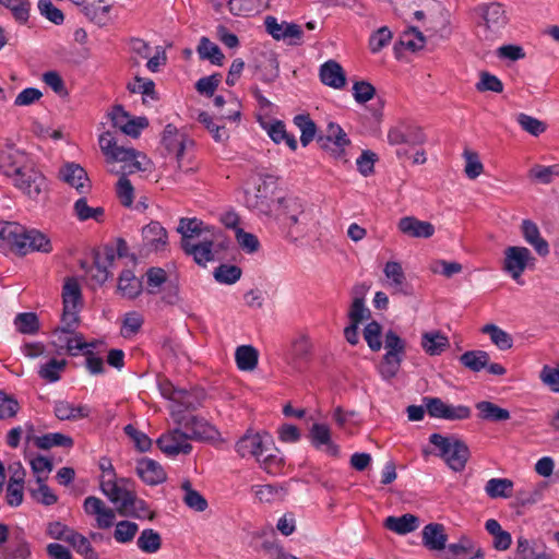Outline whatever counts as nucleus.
<instances>
[{
    "label": "nucleus",
    "mask_w": 559,
    "mask_h": 559,
    "mask_svg": "<svg viewBox=\"0 0 559 559\" xmlns=\"http://www.w3.org/2000/svg\"><path fill=\"white\" fill-rule=\"evenodd\" d=\"M383 273L393 294H403L406 296L412 294V288L406 281L405 273L400 262H386L383 269Z\"/></svg>",
    "instance_id": "18"
},
{
    "label": "nucleus",
    "mask_w": 559,
    "mask_h": 559,
    "mask_svg": "<svg viewBox=\"0 0 559 559\" xmlns=\"http://www.w3.org/2000/svg\"><path fill=\"white\" fill-rule=\"evenodd\" d=\"M162 142L166 150L170 153H175L177 159L183 155L187 143L192 144L183 133H179L178 129L173 124H167L163 132Z\"/></svg>",
    "instance_id": "25"
},
{
    "label": "nucleus",
    "mask_w": 559,
    "mask_h": 559,
    "mask_svg": "<svg viewBox=\"0 0 559 559\" xmlns=\"http://www.w3.org/2000/svg\"><path fill=\"white\" fill-rule=\"evenodd\" d=\"M175 421L187 432L190 440H214L219 436L216 428L204 418L191 414L177 417Z\"/></svg>",
    "instance_id": "8"
},
{
    "label": "nucleus",
    "mask_w": 559,
    "mask_h": 559,
    "mask_svg": "<svg viewBox=\"0 0 559 559\" xmlns=\"http://www.w3.org/2000/svg\"><path fill=\"white\" fill-rule=\"evenodd\" d=\"M420 345L430 356H437L443 353L449 346V338L440 331L425 332L421 335Z\"/></svg>",
    "instance_id": "31"
},
{
    "label": "nucleus",
    "mask_w": 559,
    "mask_h": 559,
    "mask_svg": "<svg viewBox=\"0 0 559 559\" xmlns=\"http://www.w3.org/2000/svg\"><path fill=\"white\" fill-rule=\"evenodd\" d=\"M273 200L269 195V187L265 182L259 185L253 193H247V206L258 214L270 216L273 213Z\"/></svg>",
    "instance_id": "20"
},
{
    "label": "nucleus",
    "mask_w": 559,
    "mask_h": 559,
    "mask_svg": "<svg viewBox=\"0 0 559 559\" xmlns=\"http://www.w3.org/2000/svg\"><path fill=\"white\" fill-rule=\"evenodd\" d=\"M128 484V479L120 478L118 486L115 488L112 493H109L107 497L117 506L118 513H126L128 504L132 501L133 491L127 487Z\"/></svg>",
    "instance_id": "38"
},
{
    "label": "nucleus",
    "mask_w": 559,
    "mask_h": 559,
    "mask_svg": "<svg viewBox=\"0 0 559 559\" xmlns=\"http://www.w3.org/2000/svg\"><path fill=\"white\" fill-rule=\"evenodd\" d=\"M35 444L37 448L43 450H48L52 447L72 448L73 439L70 436L53 432L37 437L35 439Z\"/></svg>",
    "instance_id": "45"
},
{
    "label": "nucleus",
    "mask_w": 559,
    "mask_h": 559,
    "mask_svg": "<svg viewBox=\"0 0 559 559\" xmlns=\"http://www.w3.org/2000/svg\"><path fill=\"white\" fill-rule=\"evenodd\" d=\"M253 491L255 493V497L261 502H272L276 499H283L286 490L283 487H277L275 485H258L254 486Z\"/></svg>",
    "instance_id": "53"
},
{
    "label": "nucleus",
    "mask_w": 559,
    "mask_h": 559,
    "mask_svg": "<svg viewBox=\"0 0 559 559\" xmlns=\"http://www.w3.org/2000/svg\"><path fill=\"white\" fill-rule=\"evenodd\" d=\"M12 185L29 199H37L47 188L46 179L32 164L20 175L14 176Z\"/></svg>",
    "instance_id": "7"
},
{
    "label": "nucleus",
    "mask_w": 559,
    "mask_h": 559,
    "mask_svg": "<svg viewBox=\"0 0 559 559\" xmlns=\"http://www.w3.org/2000/svg\"><path fill=\"white\" fill-rule=\"evenodd\" d=\"M138 531L139 526L136 523L123 520L116 524L114 538L120 544H127L133 540Z\"/></svg>",
    "instance_id": "51"
},
{
    "label": "nucleus",
    "mask_w": 559,
    "mask_h": 559,
    "mask_svg": "<svg viewBox=\"0 0 559 559\" xmlns=\"http://www.w3.org/2000/svg\"><path fill=\"white\" fill-rule=\"evenodd\" d=\"M391 39L392 32L386 26H382L371 34L369 38V48L373 53L379 52L382 48L389 45Z\"/></svg>",
    "instance_id": "63"
},
{
    "label": "nucleus",
    "mask_w": 559,
    "mask_h": 559,
    "mask_svg": "<svg viewBox=\"0 0 559 559\" xmlns=\"http://www.w3.org/2000/svg\"><path fill=\"white\" fill-rule=\"evenodd\" d=\"M516 121L523 130L534 136H538L546 130V124L543 121L526 114L518 115Z\"/></svg>",
    "instance_id": "60"
},
{
    "label": "nucleus",
    "mask_w": 559,
    "mask_h": 559,
    "mask_svg": "<svg viewBox=\"0 0 559 559\" xmlns=\"http://www.w3.org/2000/svg\"><path fill=\"white\" fill-rule=\"evenodd\" d=\"M117 290L123 298L135 299L142 293L143 285L132 271L124 270L119 275Z\"/></svg>",
    "instance_id": "29"
},
{
    "label": "nucleus",
    "mask_w": 559,
    "mask_h": 559,
    "mask_svg": "<svg viewBox=\"0 0 559 559\" xmlns=\"http://www.w3.org/2000/svg\"><path fill=\"white\" fill-rule=\"evenodd\" d=\"M61 178L75 188L79 192H84L85 183L88 181L87 174L80 165L70 163L60 169Z\"/></svg>",
    "instance_id": "34"
},
{
    "label": "nucleus",
    "mask_w": 559,
    "mask_h": 559,
    "mask_svg": "<svg viewBox=\"0 0 559 559\" xmlns=\"http://www.w3.org/2000/svg\"><path fill=\"white\" fill-rule=\"evenodd\" d=\"M307 207V205L295 197L278 198L273 203V213L277 223L283 225L289 218L296 214H300V211Z\"/></svg>",
    "instance_id": "19"
},
{
    "label": "nucleus",
    "mask_w": 559,
    "mask_h": 559,
    "mask_svg": "<svg viewBox=\"0 0 559 559\" xmlns=\"http://www.w3.org/2000/svg\"><path fill=\"white\" fill-rule=\"evenodd\" d=\"M399 229L414 238H430L435 234V226L431 223L414 216L402 217L399 222Z\"/></svg>",
    "instance_id": "23"
},
{
    "label": "nucleus",
    "mask_w": 559,
    "mask_h": 559,
    "mask_svg": "<svg viewBox=\"0 0 559 559\" xmlns=\"http://www.w3.org/2000/svg\"><path fill=\"white\" fill-rule=\"evenodd\" d=\"M475 11L481 19L479 25L484 28L486 38H492L500 33L509 22L507 10L504 5L499 2L479 4Z\"/></svg>",
    "instance_id": "3"
},
{
    "label": "nucleus",
    "mask_w": 559,
    "mask_h": 559,
    "mask_svg": "<svg viewBox=\"0 0 559 559\" xmlns=\"http://www.w3.org/2000/svg\"><path fill=\"white\" fill-rule=\"evenodd\" d=\"M68 544H70L75 549V551L83 556L85 559H98V555L92 547L90 540L82 534L74 532Z\"/></svg>",
    "instance_id": "52"
},
{
    "label": "nucleus",
    "mask_w": 559,
    "mask_h": 559,
    "mask_svg": "<svg viewBox=\"0 0 559 559\" xmlns=\"http://www.w3.org/2000/svg\"><path fill=\"white\" fill-rule=\"evenodd\" d=\"M241 276L240 267L236 265L222 264L214 271V277L217 282L223 284H234Z\"/></svg>",
    "instance_id": "58"
},
{
    "label": "nucleus",
    "mask_w": 559,
    "mask_h": 559,
    "mask_svg": "<svg viewBox=\"0 0 559 559\" xmlns=\"http://www.w3.org/2000/svg\"><path fill=\"white\" fill-rule=\"evenodd\" d=\"M14 324L16 330L23 334H34L38 331V319L33 312L19 313L15 317Z\"/></svg>",
    "instance_id": "54"
},
{
    "label": "nucleus",
    "mask_w": 559,
    "mask_h": 559,
    "mask_svg": "<svg viewBox=\"0 0 559 559\" xmlns=\"http://www.w3.org/2000/svg\"><path fill=\"white\" fill-rule=\"evenodd\" d=\"M269 4V0H229L228 8L237 16H250L260 13Z\"/></svg>",
    "instance_id": "33"
},
{
    "label": "nucleus",
    "mask_w": 559,
    "mask_h": 559,
    "mask_svg": "<svg viewBox=\"0 0 559 559\" xmlns=\"http://www.w3.org/2000/svg\"><path fill=\"white\" fill-rule=\"evenodd\" d=\"M11 248L21 255H25L33 251L49 253L52 250L50 240L36 229H26L22 226L19 236L13 239Z\"/></svg>",
    "instance_id": "5"
},
{
    "label": "nucleus",
    "mask_w": 559,
    "mask_h": 559,
    "mask_svg": "<svg viewBox=\"0 0 559 559\" xmlns=\"http://www.w3.org/2000/svg\"><path fill=\"white\" fill-rule=\"evenodd\" d=\"M136 546L144 554H156L162 547V537L153 528H145L138 537Z\"/></svg>",
    "instance_id": "41"
},
{
    "label": "nucleus",
    "mask_w": 559,
    "mask_h": 559,
    "mask_svg": "<svg viewBox=\"0 0 559 559\" xmlns=\"http://www.w3.org/2000/svg\"><path fill=\"white\" fill-rule=\"evenodd\" d=\"M32 164L28 155L14 146H7L0 151V171L10 179Z\"/></svg>",
    "instance_id": "9"
},
{
    "label": "nucleus",
    "mask_w": 559,
    "mask_h": 559,
    "mask_svg": "<svg viewBox=\"0 0 559 559\" xmlns=\"http://www.w3.org/2000/svg\"><path fill=\"white\" fill-rule=\"evenodd\" d=\"M136 474L150 486L158 485L166 479V473L162 465L148 457H143L138 461Z\"/></svg>",
    "instance_id": "22"
},
{
    "label": "nucleus",
    "mask_w": 559,
    "mask_h": 559,
    "mask_svg": "<svg viewBox=\"0 0 559 559\" xmlns=\"http://www.w3.org/2000/svg\"><path fill=\"white\" fill-rule=\"evenodd\" d=\"M320 80L323 84L336 90L344 87L346 84L344 70L334 60H329L320 67Z\"/></svg>",
    "instance_id": "26"
},
{
    "label": "nucleus",
    "mask_w": 559,
    "mask_h": 559,
    "mask_svg": "<svg viewBox=\"0 0 559 559\" xmlns=\"http://www.w3.org/2000/svg\"><path fill=\"white\" fill-rule=\"evenodd\" d=\"M294 123L301 131L300 142L307 146L316 136L317 128L314 122L306 115H298L294 118Z\"/></svg>",
    "instance_id": "50"
},
{
    "label": "nucleus",
    "mask_w": 559,
    "mask_h": 559,
    "mask_svg": "<svg viewBox=\"0 0 559 559\" xmlns=\"http://www.w3.org/2000/svg\"><path fill=\"white\" fill-rule=\"evenodd\" d=\"M381 333L382 326L377 321L368 323L364 329V338L373 352H378L382 347Z\"/></svg>",
    "instance_id": "56"
},
{
    "label": "nucleus",
    "mask_w": 559,
    "mask_h": 559,
    "mask_svg": "<svg viewBox=\"0 0 559 559\" xmlns=\"http://www.w3.org/2000/svg\"><path fill=\"white\" fill-rule=\"evenodd\" d=\"M280 227L289 241L296 242L316 229L317 221L314 219L313 212L305 207L300 211V214H296Z\"/></svg>",
    "instance_id": "6"
},
{
    "label": "nucleus",
    "mask_w": 559,
    "mask_h": 559,
    "mask_svg": "<svg viewBox=\"0 0 559 559\" xmlns=\"http://www.w3.org/2000/svg\"><path fill=\"white\" fill-rule=\"evenodd\" d=\"M214 246L213 235H210L202 237L193 243L187 242L182 250L186 254L191 255L195 263L205 265L215 259Z\"/></svg>",
    "instance_id": "15"
},
{
    "label": "nucleus",
    "mask_w": 559,
    "mask_h": 559,
    "mask_svg": "<svg viewBox=\"0 0 559 559\" xmlns=\"http://www.w3.org/2000/svg\"><path fill=\"white\" fill-rule=\"evenodd\" d=\"M98 143L107 163H123L122 176L117 182V194L122 205L130 206L133 202V187L126 175L144 170L139 160V157L144 156L132 147L118 145L108 131L99 135Z\"/></svg>",
    "instance_id": "1"
},
{
    "label": "nucleus",
    "mask_w": 559,
    "mask_h": 559,
    "mask_svg": "<svg viewBox=\"0 0 559 559\" xmlns=\"http://www.w3.org/2000/svg\"><path fill=\"white\" fill-rule=\"evenodd\" d=\"M557 176H559V165H535L530 170V177L544 185L550 183Z\"/></svg>",
    "instance_id": "57"
},
{
    "label": "nucleus",
    "mask_w": 559,
    "mask_h": 559,
    "mask_svg": "<svg viewBox=\"0 0 559 559\" xmlns=\"http://www.w3.org/2000/svg\"><path fill=\"white\" fill-rule=\"evenodd\" d=\"M384 348L386 350L384 355H391L394 358H402L406 350V342L394 331L389 330L385 333Z\"/></svg>",
    "instance_id": "49"
},
{
    "label": "nucleus",
    "mask_w": 559,
    "mask_h": 559,
    "mask_svg": "<svg viewBox=\"0 0 559 559\" xmlns=\"http://www.w3.org/2000/svg\"><path fill=\"white\" fill-rule=\"evenodd\" d=\"M181 488L185 491L183 501L189 508L198 512H202L207 508L204 497L192 488L189 480H185L181 484Z\"/></svg>",
    "instance_id": "47"
},
{
    "label": "nucleus",
    "mask_w": 559,
    "mask_h": 559,
    "mask_svg": "<svg viewBox=\"0 0 559 559\" xmlns=\"http://www.w3.org/2000/svg\"><path fill=\"white\" fill-rule=\"evenodd\" d=\"M236 451L242 457L252 456L261 462V456L267 451V448L261 435L247 433L236 443Z\"/></svg>",
    "instance_id": "17"
},
{
    "label": "nucleus",
    "mask_w": 559,
    "mask_h": 559,
    "mask_svg": "<svg viewBox=\"0 0 559 559\" xmlns=\"http://www.w3.org/2000/svg\"><path fill=\"white\" fill-rule=\"evenodd\" d=\"M479 417L489 421H506L510 418V412L491 402L481 401L476 404Z\"/></svg>",
    "instance_id": "39"
},
{
    "label": "nucleus",
    "mask_w": 559,
    "mask_h": 559,
    "mask_svg": "<svg viewBox=\"0 0 559 559\" xmlns=\"http://www.w3.org/2000/svg\"><path fill=\"white\" fill-rule=\"evenodd\" d=\"M481 332L489 335L491 342L501 350L510 349L513 346L512 336L495 324H486Z\"/></svg>",
    "instance_id": "46"
},
{
    "label": "nucleus",
    "mask_w": 559,
    "mask_h": 559,
    "mask_svg": "<svg viewBox=\"0 0 559 559\" xmlns=\"http://www.w3.org/2000/svg\"><path fill=\"white\" fill-rule=\"evenodd\" d=\"M259 353L251 345H241L237 347L235 359L237 367L242 371H252L258 365Z\"/></svg>",
    "instance_id": "37"
},
{
    "label": "nucleus",
    "mask_w": 559,
    "mask_h": 559,
    "mask_svg": "<svg viewBox=\"0 0 559 559\" xmlns=\"http://www.w3.org/2000/svg\"><path fill=\"white\" fill-rule=\"evenodd\" d=\"M521 231L525 241L534 248L538 255L546 257L549 254V245L542 237L539 228L534 222L524 219Z\"/></svg>",
    "instance_id": "24"
},
{
    "label": "nucleus",
    "mask_w": 559,
    "mask_h": 559,
    "mask_svg": "<svg viewBox=\"0 0 559 559\" xmlns=\"http://www.w3.org/2000/svg\"><path fill=\"white\" fill-rule=\"evenodd\" d=\"M188 440H190V438L187 436V432L179 427L160 436L157 439V444L159 449L168 455H177L179 453L188 454L192 450Z\"/></svg>",
    "instance_id": "10"
},
{
    "label": "nucleus",
    "mask_w": 559,
    "mask_h": 559,
    "mask_svg": "<svg viewBox=\"0 0 559 559\" xmlns=\"http://www.w3.org/2000/svg\"><path fill=\"white\" fill-rule=\"evenodd\" d=\"M83 509L86 514L95 516L98 528L106 530L114 525L116 513L102 499L95 496L85 498Z\"/></svg>",
    "instance_id": "11"
},
{
    "label": "nucleus",
    "mask_w": 559,
    "mask_h": 559,
    "mask_svg": "<svg viewBox=\"0 0 559 559\" xmlns=\"http://www.w3.org/2000/svg\"><path fill=\"white\" fill-rule=\"evenodd\" d=\"M20 411L19 402L11 395L0 390V419H11Z\"/></svg>",
    "instance_id": "59"
},
{
    "label": "nucleus",
    "mask_w": 559,
    "mask_h": 559,
    "mask_svg": "<svg viewBox=\"0 0 559 559\" xmlns=\"http://www.w3.org/2000/svg\"><path fill=\"white\" fill-rule=\"evenodd\" d=\"M429 441L439 449V455L452 471L461 472L465 468L469 457V450L465 442L455 437H444L439 433H432Z\"/></svg>",
    "instance_id": "2"
},
{
    "label": "nucleus",
    "mask_w": 559,
    "mask_h": 559,
    "mask_svg": "<svg viewBox=\"0 0 559 559\" xmlns=\"http://www.w3.org/2000/svg\"><path fill=\"white\" fill-rule=\"evenodd\" d=\"M74 532L75 531L73 528L59 521L49 522L46 527V534L50 538L63 540L66 543L70 542Z\"/></svg>",
    "instance_id": "62"
},
{
    "label": "nucleus",
    "mask_w": 559,
    "mask_h": 559,
    "mask_svg": "<svg viewBox=\"0 0 559 559\" xmlns=\"http://www.w3.org/2000/svg\"><path fill=\"white\" fill-rule=\"evenodd\" d=\"M119 514L122 516H134L136 519L152 520L154 518V513L148 510L146 502L138 499L134 492L132 495V501L127 507V512Z\"/></svg>",
    "instance_id": "55"
},
{
    "label": "nucleus",
    "mask_w": 559,
    "mask_h": 559,
    "mask_svg": "<svg viewBox=\"0 0 559 559\" xmlns=\"http://www.w3.org/2000/svg\"><path fill=\"white\" fill-rule=\"evenodd\" d=\"M418 526V518L411 513H406L402 516H388L384 520V527L399 535H405L414 532Z\"/></svg>",
    "instance_id": "32"
},
{
    "label": "nucleus",
    "mask_w": 559,
    "mask_h": 559,
    "mask_svg": "<svg viewBox=\"0 0 559 559\" xmlns=\"http://www.w3.org/2000/svg\"><path fill=\"white\" fill-rule=\"evenodd\" d=\"M62 302L63 308L67 309H81L82 307V292L81 286L76 278L68 277L62 287Z\"/></svg>",
    "instance_id": "35"
},
{
    "label": "nucleus",
    "mask_w": 559,
    "mask_h": 559,
    "mask_svg": "<svg viewBox=\"0 0 559 559\" xmlns=\"http://www.w3.org/2000/svg\"><path fill=\"white\" fill-rule=\"evenodd\" d=\"M198 120L206 128L216 142L223 143L228 140L229 133L227 129L224 126L216 124L207 112H200Z\"/></svg>",
    "instance_id": "48"
},
{
    "label": "nucleus",
    "mask_w": 559,
    "mask_h": 559,
    "mask_svg": "<svg viewBox=\"0 0 559 559\" xmlns=\"http://www.w3.org/2000/svg\"><path fill=\"white\" fill-rule=\"evenodd\" d=\"M203 393L200 391H188L181 389L175 393V404H171L174 419L185 416L183 412L195 409L202 404Z\"/></svg>",
    "instance_id": "21"
},
{
    "label": "nucleus",
    "mask_w": 559,
    "mask_h": 559,
    "mask_svg": "<svg viewBox=\"0 0 559 559\" xmlns=\"http://www.w3.org/2000/svg\"><path fill=\"white\" fill-rule=\"evenodd\" d=\"M448 542L444 526L439 523H429L423 530V545L429 550H443Z\"/></svg>",
    "instance_id": "27"
},
{
    "label": "nucleus",
    "mask_w": 559,
    "mask_h": 559,
    "mask_svg": "<svg viewBox=\"0 0 559 559\" xmlns=\"http://www.w3.org/2000/svg\"><path fill=\"white\" fill-rule=\"evenodd\" d=\"M536 259L526 247L511 246L504 250L502 269L516 283L523 284L521 276L528 266H533Z\"/></svg>",
    "instance_id": "4"
},
{
    "label": "nucleus",
    "mask_w": 559,
    "mask_h": 559,
    "mask_svg": "<svg viewBox=\"0 0 559 559\" xmlns=\"http://www.w3.org/2000/svg\"><path fill=\"white\" fill-rule=\"evenodd\" d=\"M53 412L60 420L75 421L90 415V408L86 405H74L68 401H56Z\"/></svg>",
    "instance_id": "30"
},
{
    "label": "nucleus",
    "mask_w": 559,
    "mask_h": 559,
    "mask_svg": "<svg viewBox=\"0 0 559 559\" xmlns=\"http://www.w3.org/2000/svg\"><path fill=\"white\" fill-rule=\"evenodd\" d=\"M513 481L508 478H491L486 483L485 491L492 498H509L512 496Z\"/></svg>",
    "instance_id": "43"
},
{
    "label": "nucleus",
    "mask_w": 559,
    "mask_h": 559,
    "mask_svg": "<svg viewBox=\"0 0 559 559\" xmlns=\"http://www.w3.org/2000/svg\"><path fill=\"white\" fill-rule=\"evenodd\" d=\"M197 51L202 60H210L211 63L216 66H222L225 59L221 48L204 36L201 37Z\"/></svg>",
    "instance_id": "40"
},
{
    "label": "nucleus",
    "mask_w": 559,
    "mask_h": 559,
    "mask_svg": "<svg viewBox=\"0 0 559 559\" xmlns=\"http://www.w3.org/2000/svg\"><path fill=\"white\" fill-rule=\"evenodd\" d=\"M308 437L316 449L322 450L331 456L338 455V445L332 441V432L328 425L318 423L313 424L309 430Z\"/></svg>",
    "instance_id": "13"
},
{
    "label": "nucleus",
    "mask_w": 559,
    "mask_h": 559,
    "mask_svg": "<svg viewBox=\"0 0 559 559\" xmlns=\"http://www.w3.org/2000/svg\"><path fill=\"white\" fill-rule=\"evenodd\" d=\"M424 43L425 37L423 33L415 27H411L408 31L404 32L400 40L402 46H405L412 51L421 49L424 47Z\"/></svg>",
    "instance_id": "64"
},
{
    "label": "nucleus",
    "mask_w": 559,
    "mask_h": 559,
    "mask_svg": "<svg viewBox=\"0 0 559 559\" xmlns=\"http://www.w3.org/2000/svg\"><path fill=\"white\" fill-rule=\"evenodd\" d=\"M318 143L324 150H331L335 158H342L344 147L349 144V140L344 130L336 123L330 122L325 135L318 138Z\"/></svg>",
    "instance_id": "12"
},
{
    "label": "nucleus",
    "mask_w": 559,
    "mask_h": 559,
    "mask_svg": "<svg viewBox=\"0 0 559 559\" xmlns=\"http://www.w3.org/2000/svg\"><path fill=\"white\" fill-rule=\"evenodd\" d=\"M115 261V250L112 247H106L103 253L95 255L94 267L92 269V277L97 284H104L110 273L108 267L112 265Z\"/></svg>",
    "instance_id": "28"
},
{
    "label": "nucleus",
    "mask_w": 559,
    "mask_h": 559,
    "mask_svg": "<svg viewBox=\"0 0 559 559\" xmlns=\"http://www.w3.org/2000/svg\"><path fill=\"white\" fill-rule=\"evenodd\" d=\"M146 293L156 295L162 292V288L170 281L167 273L162 267H150L146 271Z\"/></svg>",
    "instance_id": "42"
},
{
    "label": "nucleus",
    "mask_w": 559,
    "mask_h": 559,
    "mask_svg": "<svg viewBox=\"0 0 559 559\" xmlns=\"http://www.w3.org/2000/svg\"><path fill=\"white\" fill-rule=\"evenodd\" d=\"M142 241L150 251H164L168 246L167 230L158 222H151L142 228Z\"/></svg>",
    "instance_id": "14"
},
{
    "label": "nucleus",
    "mask_w": 559,
    "mask_h": 559,
    "mask_svg": "<svg viewBox=\"0 0 559 559\" xmlns=\"http://www.w3.org/2000/svg\"><path fill=\"white\" fill-rule=\"evenodd\" d=\"M262 127L275 143L278 144L285 141V143L292 151H295L297 148V141L295 136L290 135L286 131L285 124L282 121L274 120L272 122H264Z\"/></svg>",
    "instance_id": "36"
},
{
    "label": "nucleus",
    "mask_w": 559,
    "mask_h": 559,
    "mask_svg": "<svg viewBox=\"0 0 559 559\" xmlns=\"http://www.w3.org/2000/svg\"><path fill=\"white\" fill-rule=\"evenodd\" d=\"M461 364L474 372H478L489 362V354L485 350H468L461 355Z\"/></svg>",
    "instance_id": "44"
},
{
    "label": "nucleus",
    "mask_w": 559,
    "mask_h": 559,
    "mask_svg": "<svg viewBox=\"0 0 559 559\" xmlns=\"http://www.w3.org/2000/svg\"><path fill=\"white\" fill-rule=\"evenodd\" d=\"M181 235V248L189 243L200 240L204 236L213 235L204 223L197 218H181L177 227Z\"/></svg>",
    "instance_id": "16"
},
{
    "label": "nucleus",
    "mask_w": 559,
    "mask_h": 559,
    "mask_svg": "<svg viewBox=\"0 0 559 559\" xmlns=\"http://www.w3.org/2000/svg\"><path fill=\"white\" fill-rule=\"evenodd\" d=\"M38 10L43 16L56 25H60L64 21V15L50 0H39Z\"/></svg>",
    "instance_id": "61"
}]
</instances>
